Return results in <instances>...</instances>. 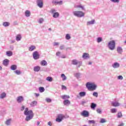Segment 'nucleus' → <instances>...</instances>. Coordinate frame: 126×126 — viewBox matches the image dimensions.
<instances>
[{
    "label": "nucleus",
    "instance_id": "45",
    "mask_svg": "<svg viewBox=\"0 0 126 126\" xmlns=\"http://www.w3.org/2000/svg\"><path fill=\"white\" fill-rule=\"evenodd\" d=\"M93 95L94 97H98V93H97V92H94V93L93 94Z\"/></svg>",
    "mask_w": 126,
    "mask_h": 126
},
{
    "label": "nucleus",
    "instance_id": "3",
    "mask_svg": "<svg viewBox=\"0 0 126 126\" xmlns=\"http://www.w3.org/2000/svg\"><path fill=\"white\" fill-rule=\"evenodd\" d=\"M73 15L77 17H83L85 15V13L81 11H74L73 12Z\"/></svg>",
    "mask_w": 126,
    "mask_h": 126
},
{
    "label": "nucleus",
    "instance_id": "23",
    "mask_svg": "<svg viewBox=\"0 0 126 126\" xmlns=\"http://www.w3.org/2000/svg\"><path fill=\"white\" fill-rule=\"evenodd\" d=\"M79 63V62H77V60H73L72 61V64H74L75 65H76V64H78Z\"/></svg>",
    "mask_w": 126,
    "mask_h": 126
},
{
    "label": "nucleus",
    "instance_id": "39",
    "mask_svg": "<svg viewBox=\"0 0 126 126\" xmlns=\"http://www.w3.org/2000/svg\"><path fill=\"white\" fill-rule=\"evenodd\" d=\"M106 120L105 119H100V124H104V123H106Z\"/></svg>",
    "mask_w": 126,
    "mask_h": 126
},
{
    "label": "nucleus",
    "instance_id": "53",
    "mask_svg": "<svg viewBox=\"0 0 126 126\" xmlns=\"http://www.w3.org/2000/svg\"><path fill=\"white\" fill-rule=\"evenodd\" d=\"M59 42H55L54 43V46H58V45H59Z\"/></svg>",
    "mask_w": 126,
    "mask_h": 126
},
{
    "label": "nucleus",
    "instance_id": "49",
    "mask_svg": "<svg viewBox=\"0 0 126 126\" xmlns=\"http://www.w3.org/2000/svg\"><path fill=\"white\" fill-rule=\"evenodd\" d=\"M96 112L97 113H98V114H101V113H102V111H101V109H98L96 110Z\"/></svg>",
    "mask_w": 126,
    "mask_h": 126
},
{
    "label": "nucleus",
    "instance_id": "9",
    "mask_svg": "<svg viewBox=\"0 0 126 126\" xmlns=\"http://www.w3.org/2000/svg\"><path fill=\"white\" fill-rule=\"evenodd\" d=\"M37 4L39 7L42 8L43 7V0H37Z\"/></svg>",
    "mask_w": 126,
    "mask_h": 126
},
{
    "label": "nucleus",
    "instance_id": "61",
    "mask_svg": "<svg viewBox=\"0 0 126 126\" xmlns=\"http://www.w3.org/2000/svg\"><path fill=\"white\" fill-rule=\"evenodd\" d=\"M39 125H40V122H37V125L39 126Z\"/></svg>",
    "mask_w": 126,
    "mask_h": 126
},
{
    "label": "nucleus",
    "instance_id": "2",
    "mask_svg": "<svg viewBox=\"0 0 126 126\" xmlns=\"http://www.w3.org/2000/svg\"><path fill=\"white\" fill-rule=\"evenodd\" d=\"M86 87L90 91H94L97 88V85L94 83L87 82Z\"/></svg>",
    "mask_w": 126,
    "mask_h": 126
},
{
    "label": "nucleus",
    "instance_id": "17",
    "mask_svg": "<svg viewBox=\"0 0 126 126\" xmlns=\"http://www.w3.org/2000/svg\"><path fill=\"white\" fill-rule=\"evenodd\" d=\"M25 16L27 17H29L30 15H31V13L30 12V11L29 10H26L25 12Z\"/></svg>",
    "mask_w": 126,
    "mask_h": 126
},
{
    "label": "nucleus",
    "instance_id": "46",
    "mask_svg": "<svg viewBox=\"0 0 126 126\" xmlns=\"http://www.w3.org/2000/svg\"><path fill=\"white\" fill-rule=\"evenodd\" d=\"M88 123L89 124H95V121L94 120H89Z\"/></svg>",
    "mask_w": 126,
    "mask_h": 126
},
{
    "label": "nucleus",
    "instance_id": "58",
    "mask_svg": "<svg viewBox=\"0 0 126 126\" xmlns=\"http://www.w3.org/2000/svg\"><path fill=\"white\" fill-rule=\"evenodd\" d=\"M125 126V124L124 123H121L120 125H119L118 126Z\"/></svg>",
    "mask_w": 126,
    "mask_h": 126
},
{
    "label": "nucleus",
    "instance_id": "12",
    "mask_svg": "<svg viewBox=\"0 0 126 126\" xmlns=\"http://www.w3.org/2000/svg\"><path fill=\"white\" fill-rule=\"evenodd\" d=\"M9 63V60L8 59H5L3 62V64L5 66H7Z\"/></svg>",
    "mask_w": 126,
    "mask_h": 126
},
{
    "label": "nucleus",
    "instance_id": "32",
    "mask_svg": "<svg viewBox=\"0 0 126 126\" xmlns=\"http://www.w3.org/2000/svg\"><path fill=\"white\" fill-rule=\"evenodd\" d=\"M10 24L7 22H5L3 23V26L5 27H7V26H9Z\"/></svg>",
    "mask_w": 126,
    "mask_h": 126
},
{
    "label": "nucleus",
    "instance_id": "14",
    "mask_svg": "<svg viewBox=\"0 0 126 126\" xmlns=\"http://www.w3.org/2000/svg\"><path fill=\"white\" fill-rule=\"evenodd\" d=\"M82 57L83 59H89L90 58V56H89V54L86 53H84Z\"/></svg>",
    "mask_w": 126,
    "mask_h": 126
},
{
    "label": "nucleus",
    "instance_id": "8",
    "mask_svg": "<svg viewBox=\"0 0 126 126\" xmlns=\"http://www.w3.org/2000/svg\"><path fill=\"white\" fill-rule=\"evenodd\" d=\"M74 7L75 8H79V9H81L82 10H85V8L84 7V5L80 4L79 5H75Z\"/></svg>",
    "mask_w": 126,
    "mask_h": 126
},
{
    "label": "nucleus",
    "instance_id": "54",
    "mask_svg": "<svg viewBox=\"0 0 126 126\" xmlns=\"http://www.w3.org/2000/svg\"><path fill=\"white\" fill-rule=\"evenodd\" d=\"M25 109V107H24V106H22V108L21 109V111H24Z\"/></svg>",
    "mask_w": 126,
    "mask_h": 126
},
{
    "label": "nucleus",
    "instance_id": "16",
    "mask_svg": "<svg viewBox=\"0 0 126 126\" xmlns=\"http://www.w3.org/2000/svg\"><path fill=\"white\" fill-rule=\"evenodd\" d=\"M52 3L55 4V5H57V4H63V1H56L53 0Z\"/></svg>",
    "mask_w": 126,
    "mask_h": 126
},
{
    "label": "nucleus",
    "instance_id": "62",
    "mask_svg": "<svg viewBox=\"0 0 126 126\" xmlns=\"http://www.w3.org/2000/svg\"><path fill=\"white\" fill-rule=\"evenodd\" d=\"M89 64H92V63L90 62V63H89Z\"/></svg>",
    "mask_w": 126,
    "mask_h": 126
},
{
    "label": "nucleus",
    "instance_id": "19",
    "mask_svg": "<svg viewBox=\"0 0 126 126\" xmlns=\"http://www.w3.org/2000/svg\"><path fill=\"white\" fill-rule=\"evenodd\" d=\"M40 69H41V67L39 66H36L33 68L34 71L37 72V71H39Z\"/></svg>",
    "mask_w": 126,
    "mask_h": 126
},
{
    "label": "nucleus",
    "instance_id": "31",
    "mask_svg": "<svg viewBox=\"0 0 126 126\" xmlns=\"http://www.w3.org/2000/svg\"><path fill=\"white\" fill-rule=\"evenodd\" d=\"M46 80L49 81V82H52V81H53V78L52 77H47L46 78Z\"/></svg>",
    "mask_w": 126,
    "mask_h": 126
},
{
    "label": "nucleus",
    "instance_id": "47",
    "mask_svg": "<svg viewBox=\"0 0 126 126\" xmlns=\"http://www.w3.org/2000/svg\"><path fill=\"white\" fill-rule=\"evenodd\" d=\"M118 79H119L120 80H122V79H124V77H123V76L120 75V76H118Z\"/></svg>",
    "mask_w": 126,
    "mask_h": 126
},
{
    "label": "nucleus",
    "instance_id": "41",
    "mask_svg": "<svg viewBox=\"0 0 126 126\" xmlns=\"http://www.w3.org/2000/svg\"><path fill=\"white\" fill-rule=\"evenodd\" d=\"M111 112L113 113H117V110L115 108H113L111 109Z\"/></svg>",
    "mask_w": 126,
    "mask_h": 126
},
{
    "label": "nucleus",
    "instance_id": "5",
    "mask_svg": "<svg viewBox=\"0 0 126 126\" xmlns=\"http://www.w3.org/2000/svg\"><path fill=\"white\" fill-rule=\"evenodd\" d=\"M65 117L63 114H59L58 115V118H56V121L58 123H61Z\"/></svg>",
    "mask_w": 126,
    "mask_h": 126
},
{
    "label": "nucleus",
    "instance_id": "7",
    "mask_svg": "<svg viewBox=\"0 0 126 126\" xmlns=\"http://www.w3.org/2000/svg\"><path fill=\"white\" fill-rule=\"evenodd\" d=\"M32 56L34 60H38L40 58V55H39V53L37 51L33 52Z\"/></svg>",
    "mask_w": 126,
    "mask_h": 126
},
{
    "label": "nucleus",
    "instance_id": "25",
    "mask_svg": "<svg viewBox=\"0 0 126 126\" xmlns=\"http://www.w3.org/2000/svg\"><path fill=\"white\" fill-rule=\"evenodd\" d=\"M94 22H95V20H92L91 21L88 22L87 23V25H91L92 24H94Z\"/></svg>",
    "mask_w": 126,
    "mask_h": 126
},
{
    "label": "nucleus",
    "instance_id": "51",
    "mask_svg": "<svg viewBox=\"0 0 126 126\" xmlns=\"http://www.w3.org/2000/svg\"><path fill=\"white\" fill-rule=\"evenodd\" d=\"M62 89H64L65 90H66V87H65L64 85H63L62 86Z\"/></svg>",
    "mask_w": 126,
    "mask_h": 126
},
{
    "label": "nucleus",
    "instance_id": "18",
    "mask_svg": "<svg viewBox=\"0 0 126 126\" xmlns=\"http://www.w3.org/2000/svg\"><path fill=\"white\" fill-rule=\"evenodd\" d=\"M112 66L113 67H114V68H117V67H120V63H114Z\"/></svg>",
    "mask_w": 126,
    "mask_h": 126
},
{
    "label": "nucleus",
    "instance_id": "64",
    "mask_svg": "<svg viewBox=\"0 0 126 126\" xmlns=\"http://www.w3.org/2000/svg\"><path fill=\"white\" fill-rule=\"evenodd\" d=\"M2 68V67H1V66H0V70H1Z\"/></svg>",
    "mask_w": 126,
    "mask_h": 126
},
{
    "label": "nucleus",
    "instance_id": "15",
    "mask_svg": "<svg viewBox=\"0 0 126 126\" xmlns=\"http://www.w3.org/2000/svg\"><path fill=\"white\" fill-rule=\"evenodd\" d=\"M34 50H36V46L34 45H32L29 48V51L32 52V51H34Z\"/></svg>",
    "mask_w": 126,
    "mask_h": 126
},
{
    "label": "nucleus",
    "instance_id": "52",
    "mask_svg": "<svg viewBox=\"0 0 126 126\" xmlns=\"http://www.w3.org/2000/svg\"><path fill=\"white\" fill-rule=\"evenodd\" d=\"M64 49V46L63 45L60 46V50H63Z\"/></svg>",
    "mask_w": 126,
    "mask_h": 126
},
{
    "label": "nucleus",
    "instance_id": "22",
    "mask_svg": "<svg viewBox=\"0 0 126 126\" xmlns=\"http://www.w3.org/2000/svg\"><path fill=\"white\" fill-rule=\"evenodd\" d=\"M17 69V66L16 65H12L11 66V69L12 70H16Z\"/></svg>",
    "mask_w": 126,
    "mask_h": 126
},
{
    "label": "nucleus",
    "instance_id": "35",
    "mask_svg": "<svg viewBox=\"0 0 126 126\" xmlns=\"http://www.w3.org/2000/svg\"><path fill=\"white\" fill-rule=\"evenodd\" d=\"M39 92H41V93H42V92H44V91H45V89L43 87H40L39 88Z\"/></svg>",
    "mask_w": 126,
    "mask_h": 126
},
{
    "label": "nucleus",
    "instance_id": "29",
    "mask_svg": "<svg viewBox=\"0 0 126 126\" xmlns=\"http://www.w3.org/2000/svg\"><path fill=\"white\" fill-rule=\"evenodd\" d=\"M10 122H11V119H9L6 120L5 122V124L7 126H9V125H10Z\"/></svg>",
    "mask_w": 126,
    "mask_h": 126
},
{
    "label": "nucleus",
    "instance_id": "33",
    "mask_svg": "<svg viewBox=\"0 0 126 126\" xmlns=\"http://www.w3.org/2000/svg\"><path fill=\"white\" fill-rule=\"evenodd\" d=\"M5 96H6V94H5V93H3L1 94V95L0 96V98L1 99H3V98H4V97H5Z\"/></svg>",
    "mask_w": 126,
    "mask_h": 126
},
{
    "label": "nucleus",
    "instance_id": "57",
    "mask_svg": "<svg viewBox=\"0 0 126 126\" xmlns=\"http://www.w3.org/2000/svg\"><path fill=\"white\" fill-rule=\"evenodd\" d=\"M34 94H35V96H36V97H38V96L40 95V94H39L35 93Z\"/></svg>",
    "mask_w": 126,
    "mask_h": 126
},
{
    "label": "nucleus",
    "instance_id": "13",
    "mask_svg": "<svg viewBox=\"0 0 126 126\" xmlns=\"http://www.w3.org/2000/svg\"><path fill=\"white\" fill-rule=\"evenodd\" d=\"M6 55L7 57H11L13 55V53L11 51H7L6 52Z\"/></svg>",
    "mask_w": 126,
    "mask_h": 126
},
{
    "label": "nucleus",
    "instance_id": "4",
    "mask_svg": "<svg viewBox=\"0 0 126 126\" xmlns=\"http://www.w3.org/2000/svg\"><path fill=\"white\" fill-rule=\"evenodd\" d=\"M108 47L110 50H114L115 48H116V42L115 40L111 41L108 43Z\"/></svg>",
    "mask_w": 126,
    "mask_h": 126
},
{
    "label": "nucleus",
    "instance_id": "27",
    "mask_svg": "<svg viewBox=\"0 0 126 126\" xmlns=\"http://www.w3.org/2000/svg\"><path fill=\"white\" fill-rule=\"evenodd\" d=\"M16 40L17 41H20V40H21V35L20 34H18L16 37Z\"/></svg>",
    "mask_w": 126,
    "mask_h": 126
},
{
    "label": "nucleus",
    "instance_id": "42",
    "mask_svg": "<svg viewBox=\"0 0 126 126\" xmlns=\"http://www.w3.org/2000/svg\"><path fill=\"white\" fill-rule=\"evenodd\" d=\"M96 107V104L94 103H92L91 105V108L92 109H94Z\"/></svg>",
    "mask_w": 126,
    "mask_h": 126
},
{
    "label": "nucleus",
    "instance_id": "40",
    "mask_svg": "<svg viewBox=\"0 0 126 126\" xmlns=\"http://www.w3.org/2000/svg\"><path fill=\"white\" fill-rule=\"evenodd\" d=\"M45 101H46L47 103H51V102H52V99H51V98H47L45 99Z\"/></svg>",
    "mask_w": 126,
    "mask_h": 126
},
{
    "label": "nucleus",
    "instance_id": "26",
    "mask_svg": "<svg viewBox=\"0 0 126 126\" xmlns=\"http://www.w3.org/2000/svg\"><path fill=\"white\" fill-rule=\"evenodd\" d=\"M64 105H69L70 104V101L68 99L65 100L63 101Z\"/></svg>",
    "mask_w": 126,
    "mask_h": 126
},
{
    "label": "nucleus",
    "instance_id": "43",
    "mask_svg": "<svg viewBox=\"0 0 126 126\" xmlns=\"http://www.w3.org/2000/svg\"><path fill=\"white\" fill-rule=\"evenodd\" d=\"M15 73L17 74L18 75H19V74H20L21 73V72L20 70H16L15 71Z\"/></svg>",
    "mask_w": 126,
    "mask_h": 126
},
{
    "label": "nucleus",
    "instance_id": "60",
    "mask_svg": "<svg viewBox=\"0 0 126 126\" xmlns=\"http://www.w3.org/2000/svg\"><path fill=\"white\" fill-rule=\"evenodd\" d=\"M14 25H17V21H15L14 22Z\"/></svg>",
    "mask_w": 126,
    "mask_h": 126
},
{
    "label": "nucleus",
    "instance_id": "30",
    "mask_svg": "<svg viewBox=\"0 0 126 126\" xmlns=\"http://www.w3.org/2000/svg\"><path fill=\"white\" fill-rule=\"evenodd\" d=\"M79 95L81 97H84L86 95V93L83 92L79 93Z\"/></svg>",
    "mask_w": 126,
    "mask_h": 126
},
{
    "label": "nucleus",
    "instance_id": "36",
    "mask_svg": "<svg viewBox=\"0 0 126 126\" xmlns=\"http://www.w3.org/2000/svg\"><path fill=\"white\" fill-rule=\"evenodd\" d=\"M70 38H71V37H70V35L69 34H66V36H65V39L66 40H69L70 39Z\"/></svg>",
    "mask_w": 126,
    "mask_h": 126
},
{
    "label": "nucleus",
    "instance_id": "38",
    "mask_svg": "<svg viewBox=\"0 0 126 126\" xmlns=\"http://www.w3.org/2000/svg\"><path fill=\"white\" fill-rule=\"evenodd\" d=\"M61 98H62V99H65V98H67V99L69 98V96L68 95H64L61 96Z\"/></svg>",
    "mask_w": 126,
    "mask_h": 126
},
{
    "label": "nucleus",
    "instance_id": "56",
    "mask_svg": "<svg viewBox=\"0 0 126 126\" xmlns=\"http://www.w3.org/2000/svg\"><path fill=\"white\" fill-rule=\"evenodd\" d=\"M48 126H52V123H51V122H49L48 123Z\"/></svg>",
    "mask_w": 126,
    "mask_h": 126
},
{
    "label": "nucleus",
    "instance_id": "50",
    "mask_svg": "<svg viewBox=\"0 0 126 126\" xmlns=\"http://www.w3.org/2000/svg\"><path fill=\"white\" fill-rule=\"evenodd\" d=\"M43 21H44V19H43L42 18H41L39 19V23H42Z\"/></svg>",
    "mask_w": 126,
    "mask_h": 126
},
{
    "label": "nucleus",
    "instance_id": "11",
    "mask_svg": "<svg viewBox=\"0 0 126 126\" xmlns=\"http://www.w3.org/2000/svg\"><path fill=\"white\" fill-rule=\"evenodd\" d=\"M111 104L112 106H113V107H119V106H120V103L118 101L113 102Z\"/></svg>",
    "mask_w": 126,
    "mask_h": 126
},
{
    "label": "nucleus",
    "instance_id": "10",
    "mask_svg": "<svg viewBox=\"0 0 126 126\" xmlns=\"http://www.w3.org/2000/svg\"><path fill=\"white\" fill-rule=\"evenodd\" d=\"M17 101L18 103H21V102H23L24 101V99L23 98V96H19L17 98Z\"/></svg>",
    "mask_w": 126,
    "mask_h": 126
},
{
    "label": "nucleus",
    "instance_id": "44",
    "mask_svg": "<svg viewBox=\"0 0 126 126\" xmlns=\"http://www.w3.org/2000/svg\"><path fill=\"white\" fill-rule=\"evenodd\" d=\"M97 43H100V42H102V37H98L97 39Z\"/></svg>",
    "mask_w": 126,
    "mask_h": 126
},
{
    "label": "nucleus",
    "instance_id": "59",
    "mask_svg": "<svg viewBox=\"0 0 126 126\" xmlns=\"http://www.w3.org/2000/svg\"><path fill=\"white\" fill-rule=\"evenodd\" d=\"M51 11L53 13H54V12H56V10L55 9H52Z\"/></svg>",
    "mask_w": 126,
    "mask_h": 126
},
{
    "label": "nucleus",
    "instance_id": "21",
    "mask_svg": "<svg viewBox=\"0 0 126 126\" xmlns=\"http://www.w3.org/2000/svg\"><path fill=\"white\" fill-rule=\"evenodd\" d=\"M53 16L54 18H57V17L60 16V13H59V12H55L53 14Z\"/></svg>",
    "mask_w": 126,
    "mask_h": 126
},
{
    "label": "nucleus",
    "instance_id": "48",
    "mask_svg": "<svg viewBox=\"0 0 126 126\" xmlns=\"http://www.w3.org/2000/svg\"><path fill=\"white\" fill-rule=\"evenodd\" d=\"M112 2H120V0H110Z\"/></svg>",
    "mask_w": 126,
    "mask_h": 126
},
{
    "label": "nucleus",
    "instance_id": "1",
    "mask_svg": "<svg viewBox=\"0 0 126 126\" xmlns=\"http://www.w3.org/2000/svg\"><path fill=\"white\" fill-rule=\"evenodd\" d=\"M24 115H25V116H28L26 117L25 119L27 122L30 121V120H32V119L34 117V114H33V111H32V110L29 111L28 108H26L25 109L24 111Z\"/></svg>",
    "mask_w": 126,
    "mask_h": 126
},
{
    "label": "nucleus",
    "instance_id": "24",
    "mask_svg": "<svg viewBox=\"0 0 126 126\" xmlns=\"http://www.w3.org/2000/svg\"><path fill=\"white\" fill-rule=\"evenodd\" d=\"M37 104V102L36 101H33L32 102H31V106L32 107H34V106H36Z\"/></svg>",
    "mask_w": 126,
    "mask_h": 126
},
{
    "label": "nucleus",
    "instance_id": "34",
    "mask_svg": "<svg viewBox=\"0 0 126 126\" xmlns=\"http://www.w3.org/2000/svg\"><path fill=\"white\" fill-rule=\"evenodd\" d=\"M61 77L63 78V80L64 81V80H66V76L64 74H62L61 75Z\"/></svg>",
    "mask_w": 126,
    "mask_h": 126
},
{
    "label": "nucleus",
    "instance_id": "55",
    "mask_svg": "<svg viewBox=\"0 0 126 126\" xmlns=\"http://www.w3.org/2000/svg\"><path fill=\"white\" fill-rule=\"evenodd\" d=\"M60 55H61V52H57V53H56L57 56H60Z\"/></svg>",
    "mask_w": 126,
    "mask_h": 126
},
{
    "label": "nucleus",
    "instance_id": "63",
    "mask_svg": "<svg viewBox=\"0 0 126 126\" xmlns=\"http://www.w3.org/2000/svg\"><path fill=\"white\" fill-rule=\"evenodd\" d=\"M48 30H49V31H51V30H52V29H51V28H49V29H48Z\"/></svg>",
    "mask_w": 126,
    "mask_h": 126
},
{
    "label": "nucleus",
    "instance_id": "6",
    "mask_svg": "<svg viewBox=\"0 0 126 126\" xmlns=\"http://www.w3.org/2000/svg\"><path fill=\"white\" fill-rule=\"evenodd\" d=\"M81 115L85 118L89 117V112L86 110H84L81 113Z\"/></svg>",
    "mask_w": 126,
    "mask_h": 126
},
{
    "label": "nucleus",
    "instance_id": "28",
    "mask_svg": "<svg viewBox=\"0 0 126 126\" xmlns=\"http://www.w3.org/2000/svg\"><path fill=\"white\" fill-rule=\"evenodd\" d=\"M41 64L43 66L45 65H47V62L45 60H43L41 62Z\"/></svg>",
    "mask_w": 126,
    "mask_h": 126
},
{
    "label": "nucleus",
    "instance_id": "20",
    "mask_svg": "<svg viewBox=\"0 0 126 126\" xmlns=\"http://www.w3.org/2000/svg\"><path fill=\"white\" fill-rule=\"evenodd\" d=\"M117 52L119 54H122L123 53V48L121 47H117Z\"/></svg>",
    "mask_w": 126,
    "mask_h": 126
},
{
    "label": "nucleus",
    "instance_id": "37",
    "mask_svg": "<svg viewBox=\"0 0 126 126\" xmlns=\"http://www.w3.org/2000/svg\"><path fill=\"white\" fill-rule=\"evenodd\" d=\"M122 117H123V114H122L121 112H119L118 113L117 118H122Z\"/></svg>",
    "mask_w": 126,
    "mask_h": 126
}]
</instances>
